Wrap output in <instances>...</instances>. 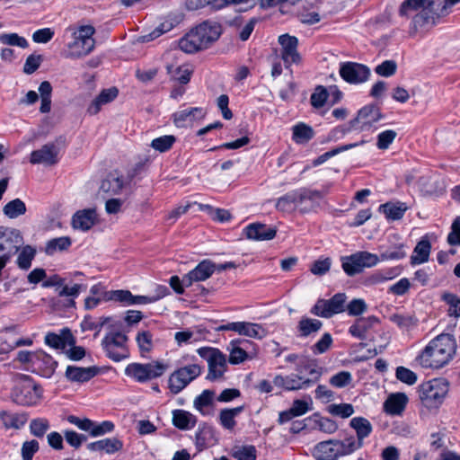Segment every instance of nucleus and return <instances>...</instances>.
Segmentation results:
<instances>
[{
    "label": "nucleus",
    "mask_w": 460,
    "mask_h": 460,
    "mask_svg": "<svg viewBox=\"0 0 460 460\" xmlns=\"http://www.w3.org/2000/svg\"><path fill=\"white\" fill-rule=\"evenodd\" d=\"M411 12H417L410 24L411 36H415L420 31L432 29L441 18L449 14L442 2L434 0H404L400 5L399 14L408 16Z\"/></svg>",
    "instance_id": "f257e3e1"
},
{
    "label": "nucleus",
    "mask_w": 460,
    "mask_h": 460,
    "mask_svg": "<svg viewBox=\"0 0 460 460\" xmlns=\"http://www.w3.org/2000/svg\"><path fill=\"white\" fill-rule=\"evenodd\" d=\"M456 351V341L454 336L442 333L432 339L415 360L423 368L439 369L453 359Z\"/></svg>",
    "instance_id": "f03ea898"
},
{
    "label": "nucleus",
    "mask_w": 460,
    "mask_h": 460,
    "mask_svg": "<svg viewBox=\"0 0 460 460\" xmlns=\"http://www.w3.org/2000/svg\"><path fill=\"white\" fill-rule=\"evenodd\" d=\"M221 34V26L217 22H204L192 29L179 41L180 49L186 53H195L208 49Z\"/></svg>",
    "instance_id": "7ed1b4c3"
},
{
    "label": "nucleus",
    "mask_w": 460,
    "mask_h": 460,
    "mask_svg": "<svg viewBox=\"0 0 460 460\" xmlns=\"http://www.w3.org/2000/svg\"><path fill=\"white\" fill-rule=\"evenodd\" d=\"M323 198L320 191L301 188L291 190L276 201V208L281 212H292L299 209L301 213H308L319 206L318 201Z\"/></svg>",
    "instance_id": "20e7f679"
},
{
    "label": "nucleus",
    "mask_w": 460,
    "mask_h": 460,
    "mask_svg": "<svg viewBox=\"0 0 460 460\" xmlns=\"http://www.w3.org/2000/svg\"><path fill=\"white\" fill-rule=\"evenodd\" d=\"M128 337L124 331L121 320L112 323L102 340L101 346L105 356L114 362H120L129 358Z\"/></svg>",
    "instance_id": "39448f33"
},
{
    "label": "nucleus",
    "mask_w": 460,
    "mask_h": 460,
    "mask_svg": "<svg viewBox=\"0 0 460 460\" xmlns=\"http://www.w3.org/2000/svg\"><path fill=\"white\" fill-rule=\"evenodd\" d=\"M66 31L70 32L72 38L66 44V58H80L89 55L94 49L95 28L93 25H81L77 28L69 26Z\"/></svg>",
    "instance_id": "423d86ee"
},
{
    "label": "nucleus",
    "mask_w": 460,
    "mask_h": 460,
    "mask_svg": "<svg viewBox=\"0 0 460 460\" xmlns=\"http://www.w3.org/2000/svg\"><path fill=\"white\" fill-rule=\"evenodd\" d=\"M296 374L288 376L286 383L287 391L307 389L314 385L322 376V367H319L314 359L303 358L296 367Z\"/></svg>",
    "instance_id": "0eeeda50"
},
{
    "label": "nucleus",
    "mask_w": 460,
    "mask_h": 460,
    "mask_svg": "<svg viewBox=\"0 0 460 460\" xmlns=\"http://www.w3.org/2000/svg\"><path fill=\"white\" fill-rule=\"evenodd\" d=\"M382 118L379 108L376 105H367L361 108L355 119L349 121L348 128L337 127L333 128L328 137L329 140H334L339 138L340 136H344L347 133L356 131H367L375 123H376Z\"/></svg>",
    "instance_id": "6e6552de"
},
{
    "label": "nucleus",
    "mask_w": 460,
    "mask_h": 460,
    "mask_svg": "<svg viewBox=\"0 0 460 460\" xmlns=\"http://www.w3.org/2000/svg\"><path fill=\"white\" fill-rule=\"evenodd\" d=\"M448 390L449 383L446 378H433L419 385V398L426 407L437 408L443 402Z\"/></svg>",
    "instance_id": "1a4fd4ad"
},
{
    "label": "nucleus",
    "mask_w": 460,
    "mask_h": 460,
    "mask_svg": "<svg viewBox=\"0 0 460 460\" xmlns=\"http://www.w3.org/2000/svg\"><path fill=\"white\" fill-rule=\"evenodd\" d=\"M168 369V365L155 360L149 363H130L125 367V375L136 382L146 383L162 376Z\"/></svg>",
    "instance_id": "9d476101"
},
{
    "label": "nucleus",
    "mask_w": 460,
    "mask_h": 460,
    "mask_svg": "<svg viewBox=\"0 0 460 460\" xmlns=\"http://www.w3.org/2000/svg\"><path fill=\"white\" fill-rule=\"evenodd\" d=\"M42 389L30 376H22L20 382L13 387L11 397L20 405L31 406L38 402L41 397Z\"/></svg>",
    "instance_id": "9b49d317"
},
{
    "label": "nucleus",
    "mask_w": 460,
    "mask_h": 460,
    "mask_svg": "<svg viewBox=\"0 0 460 460\" xmlns=\"http://www.w3.org/2000/svg\"><path fill=\"white\" fill-rule=\"evenodd\" d=\"M202 373V367L193 363L175 369L169 376L168 387L173 394L181 393Z\"/></svg>",
    "instance_id": "f8f14e48"
},
{
    "label": "nucleus",
    "mask_w": 460,
    "mask_h": 460,
    "mask_svg": "<svg viewBox=\"0 0 460 460\" xmlns=\"http://www.w3.org/2000/svg\"><path fill=\"white\" fill-rule=\"evenodd\" d=\"M347 296L345 293H337L330 299L320 298L311 308L310 313L314 315L331 318L346 311Z\"/></svg>",
    "instance_id": "ddd939ff"
},
{
    "label": "nucleus",
    "mask_w": 460,
    "mask_h": 460,
    "mask_svg": "<svg viewBox=\"0 0 460 460\" xmlns=\"http://www.w3.org/2000/svg\"><path fill=\"white\" fill-rule=\"evenodd\" d=\"M279 43L280 45L279 55L284 62L285 67L290 69L291 66H300L303 62V58L298 52V39L289 34H283L279 37Z\"/></svg>",
    "instance_id": "4468645a"
},
{
    "label": "nucleus",
    "mask_w": 460,
    "mask_h": 460,
    "mask_svg": "<svg viewBox=\"0 0 460 460\" xmlns=\"http://www.w3.org/2000/svg\"><path fill=\"white\" fill-rule=\"evenodd\" d=\"M340 76L348 84H359L367 82L370 76V69L363 64L343 62L340 65Z\"/></svg>",
    "instance_id": "2eb2a0df"
},
{
    "label": "nucleus",
    "mask_w": 460,
    "mask_h": 460,
    "mask_svg": "<svg viewBox=\"0 0 460 460\" xmlns=\"http://www.w3.org/2000/svg\"><path fill=\"white\" fill-rule=\"evenodd\" d=\"M218 331H232L239 335L247 336L249 338L261 340L267 335V331L262 325L250 322H232L222 324L217 328Z\"/></svg>",
    "instance_id": "dca6fc26"
},
{
    "label": "nucleus",
    "mask_w": 460,
    "mask_h": 460,
    "mask_svg": "<svg viewBox=\"0 0 460 460\" xmlns=\"http://www.w3.org/2000/svg\"><path fill=\"white\" fill-rule=\"evenodd\" d=\"M217 264L210 260L201 261L193 270L183 276V284L186 288L194 282L205 281L216 271Z\"/></svg>",
    "instance_id": "f3484780"
},
{
    "label": "nucleus",
    "mask_w": 460,
    "mask_h": 460,
    "mask_svg": "<svg viewBox=\"0 0 460 460\" xmlns=\"http://www.w3.org/2000/svg\"><path fill=\"white\" fill-rule=\"evenodd\" d=\"M59 148L55 143H48L38 150L31 153L30 162L32 164L54 165L58 163Z\"/></svg>",
    "instance_id": "a211bd4d"
},
{
    "label": "nucleus",
    "mask_w": 460,
    "mask_h": 460,
    "mask_svg": "<svg viewBox=\"0 0 460 460\" xmlns=\"http://www.w3.org/2000/svg\"><path fill=\"white\" fill-rule=\"evenodd\" d=\"M130 180L126 179L117 171L111 172L101 183L100 190L109 195L119 194L128 184Z\"/></svg>",
    "instance_id": "6ab92c4d"
},
{
    "label": "nucleus",
    "mask_w": 460,
    "mask_h": 460,
    "mask_svg": "<svg viewBox=\"0 0 460 460\" xmlns=\"http://www.w3.org/2000/svg\"><path fill=\"white\" fill-rule=\"evenodd\" d=\"M119 320L112 316H102L95 320L92 315H85L81 323V328L84 332L94 331V337L96 338L103 327L110 331V326L117 323Z\"/></svg>",
    "instance_id": "aec40b11"
},
{
    "label": "nucleus",
    "mask_w": 460,
    "mask_h": 460,
    "mask_svg": "<svg viewBox=\"0 0 460 460\" xmlns=\"http://www.w3.org/2000/svg\"><path fill=\"white\" fill-rule=\"evenodd\" d=\"M99 374L97 367H81L68 366L66 370V377L71 382L84 383Z\"/></svg>",
    "instance_id": "412c9836"
},
{
    "label": "nucleus",
    "mask_w": 460,
    "mask_h": 460,
    "mask_svg": "<svg viewBox=\"0 0 460 460\" xmlns=\"http://www.w3.org/2000/svg\"><path fill=\"white\" fill-rule=\"evenodd\" d=\"M243 231L248 239L255 241L271 240L277 234L276 229L260 223L250 224Z\"/></svg>",
    "instance_id": "4be33fe9"
},
{
    "label": "nucleus",
    "mask_w": 460,
    "mask_h": 460,
    "mask_svg": "<svg viewBox=\"0 0 460 460\" xmlns=\"http://www.w3.org/2000/svg\"><path fill=\"white\" fill-rule=\"evenodd\" d=\"M206 112L200 107H193L175 112L173 117V123L178 128H183L188 123H191L197 119H201L205 117Z\"/></svg>",
    "instance_id": "5701e85b"
},
{
    "label": "nucleus",
    "mask_w": 460,
    "mask_h": 460,
    "mask_svg": "<svg viewBox=\"0 0 460 460\" xmlns=\"http://www.w3.org/2000/svg\"><path fill=\"white\" fill-rule=\"evenodd\" d=\"M217 439L215 432L211 426L207 423H201L195 434V446L198 451H202L208 447L213 446Z\"/></svg>",
    "instance_id": "b1692460"
},
{
    "label": "nucleus",
    "mask_w": 460,
    "mask_h": 460,
    "mask_svg": "<svg viewBox=\"0 0 460 460\" xmlns=\"http://www.w3.org/2000/svg\"><path fill=\"white\" fill-rule=\"evenodd\" d=\"M33 366L39 370L40 376L50 377L56 370L58 362L50 355L40 350L36 352Z\"/></svg>",
    "instance_id": "393cba45"
},
{
    "label": "nucleus",
    "mask_w": 460,
    "mask_h": 460,
    "mask_svg": "<svg viewBox=\"0 0 460 460\" xmlns=\"http://www.w3.org/2000/svg\"><path fill=\"white\" fill-rule=\"evenodd\" d=\"M119 91L116 87L103 89L98 96H96L87 108L90 115H96L102 109V105L111 102L117 98Z\"/></svg>",
    "instance_id": "a878e982"
},
{
    "label": "nucleus",
    "mask_w": 460,
    "mask_h": 460,
    "mask_svg": "<svg viewBox=\"0 0 460 460\" xmlns=\"http://www.w3.org/2000/svg\"><path fill=\"white\" fill-rule=\"evenodd\" d=\"M96 222L94 209H84L77 211L72 217V226L75 229L88 231Z\"/></svg>",
    "instance_id": "bb28decb"
},
{
    "label": "nucleus",
    "mask_w": 460,
    "mask_h": 460,
    "mask_svg": "<svg viewBox=\"0 0 460 460\" xmlns=\"http://www.w3.org/2000/svg\"><path fill=\"white\" fill-rule=\"evenodd\" d=\"M312 456L316 460H338L337 450L333 439L321 441L317 443L313 450Z\"/></svg>",
    "instance_id": "cd10ccee"
},
{
    "label": "nucleus",
    "mask_w": 460,
    "mask_h": 460,
    "mask_svg": "<svg viewBox=\"0 0 460 460\" xmlns=\"http://www.w3.org/2000/svg\"><path fill=\"white\" fill-rule=\"evenodd\" d=\"M172 415L173 426L181 430L191 429L196 426L198 421L195 415L181 409L173 410Z\"/></svg>",
    "instance_id": "c85d7f7f"
},
{
    "label": "nucleus",
    "mask_w": 460,
    "mask_h": 460,
    "mask_svg": "<svg viewBox=\"0 0 460 460\" xmlns=\"http://www.w3.org/2000/svg\"><path fill=\"white\" fill-rule=\"evenodd\" d=\"M87 448L90 451H104L107 454H114L123 448V442L118 438H109L89 443Z\"/></svg>",
    "instance_id": "c756f323"
},
{
    "label": "nucleus",
    "mask_w": 460,
    "mask_h": 460,
    "mask_svg": "<svg viewBox=\"0 0 460 460\" xmlns=\"http://www.w3.org/2000/svg\"><path fill=\"white\" fill-rule=\"evenodd\" d=\"M349 426L356 431L355 440L359 441L363 447L364 439L372 433V424L364 417H354L350 420Z\"/></svg>",
    "instance_id": "7c9ffc66"
},
{
    "label": "nucleus",
    "mask_w": 460,
    "mask_h": 460,
    "mask_svg": "<svg viewBox=\"0 0 460 460\" xmlns=\"http://www.w3.org/2000/svg\"><path fill=\"white\" fill-rule=\"evenodd\" d=\"M408 398L403 393L391 394L384 403L385 411L392 415L401 414L406 407Z\"/></svg>",
    "instance_id": "2f4dec72"
},
{
    "label": "nucleus",
    "mask_w": 460,
    "mask_h": 460,
    "mask_svg": "<svg viewBox=\"0 0 460 460\" xmlns=\"http://www.w3.org/2000/svg\"><path fill=\"white\" fill-rule=\"evenodd\" d=\"M407 210V206L403 202H386L382 204L378 208V211L384 213L385 217L388 220H399L401 219L405 211Z\"/></svg>",
    "instance_id": "473e14b6"
},
{
    "label": "nucleus",
    "mask_w": 460,
    "mask_h": 460,
    "mask_svg": "<svg viewBox=\"0 0 460 460\" xmlns=\"http://www.w3.org/2000/svg\"><path fill=\"white\" fill-rule=\"evenodd\" d=\"M215 392L212 390H204L194 400V408L199 411L202 415H208L211 413L214 405Z\"/></svg>",
    "instance_id": "72a5a7b5"
},
{
    "label": "nucleus",
    "mask_w": 460,
    "mask_h": 460,
    "mask_svg": "<svg viewBox=\"0 0 460 460\" xmlns=\"http://www.w3.org/2000/svg\"><path fill=\"white\" fill-rule=\"evenodd\" d=\"M430 250V242L427 238H422L418 242L413 250V253L411 256V263L417 265L427 262L429 258Z\"/></svg>",
    "instance_id": "f704fd0d"
},
{
    "label": "nucleus",
    "mask_w": 460,
    "mask_h": 460,
    "mask_svg": "<svg viewBox=\"0 0 460 460\" xmlns=\"http://www.w3.org/2000/svg\"><path fill=\"white\" fill-rule=\"evenodd\" d=\"M208 374L207 378L209 380H216L221 377L226 367V356L218 351L217 355L208 363Z\"/></svg>",
    "instance_id": "c9c22d12"
},
{
    "label": "nucleus",
    "mask_w": 460,
    "mask_h": 460,
    "mask_svg": "<svg viewBox=\"0 0 460 460\" xmlns=\"http://www.w3.org/2000/svg\"><path fill=\"white\" fill-rule=\"evenodd\" d=\"M337 450L338 458L348 456L361 448V443L355 440L354 436H349L344 439H333Z\"/></svg>",
    "instance_id": "e433bc0d"
},
{
    "label": "nucleus",
    "mask_w": 460,
    "mask_h": 460,
    "mask_svg": "<svg viewBox=\"0 0 460 460\" xmlns=\"http://www.w3.org/2000/svg\"><path fill=\"white\" fill-rule=\"evenodd\" d=\"M314 137L313 128L305 123L299 122L292 128V139L295 143L304 145Z\"/></svg>",
    "instance_id": "4c0bfd02"
},
{
    "label": "nucleus",
    "mask_w": 460,
    "mask_h": 460,
    "mask_svg": "<svg viewBox=\"0 0 460 460\" xmlns=\"http://www.w3.org/2000/svg\"><path fill=\"white\" fill-rule=\"evenodd\" d=\"M323 323L320 320L309 317H302L297 324L300 337H308L321 330Z\"/></svg>",
    "instance_id": "58836bf2"
},
{
    "label": "nucleus",
    "mask_w": 460,
    "mask_h": 460,
    "mask_svg": "<svg viewBox=\"0 0 460 460\" xmlns=\"http://www.w3.org/2000/svg\"><path fill=\"white\" fill-rule=\"evenodd\" d=\"M0 420L6 429H19L25 425L27 416L25 414L11 413L4 411L0 412Z\"/></svg>",
    "instance_id": "ea45409f"
},
{
    "label": "nucleus",
    "mask_w": 460,
    "mask_h": 460,
    "mask_svg": "<svg viewBox=\"0 0 460 460\" xmlns=\"http://www.w3.org/2000/svg\"><path fill=\"white\" fill-rule=\"evenodd\" d=\"M72 244V240L68 236L53 238L46 243L45 253L54 255L57 252L67 251Z\"/></svg>",
    "instance_id": "a19ab883"
},
{
    "label": "nucleus",
    "mask_w": 460,
    "mask_h": 460,
    "mask_svg": "<svg viewBox=\"0 0 460 460\" xmlns=\"http://www.w3.org/2000/svg\"><path fill=\"white\" fill-rule=\"evenodd\" d=\"M166 70L172 80L181 84H187L191 78L193 71L189 67V66H180L176 68H173L172 65H167Z\"/></svg>",
    "instance_id": "79ce46f5"
},
{
    "label": "nucleus",
    "mask_w": 460,
    "mask_h": 460,
    "mask_svg": "<svg viewBox=\"0 0 460 460\" xmlns=\"http://www.w3.org/2000/svg\"><path fill=\"white\" fill-rule=\"evenodd\" d=\"M243 411V406H239L231 409H223L219 413V422L223 428L226 429H233L235 425V417Z\"/></svg>",
    "instance_id": "37998d69"
},
{
    "label": "nucleus",
    "mask_w": 460,
    "mask_h": 460,
    "mask_svg": "<svg viewBox=\"0 0 460 460\" xmlns=\"http://www.w3.org/2000/svg\"><path fill=\"white\" fill-rule=\"evenodd\" d=\"M400 273V270L396 267L376 270L368 278V282L372 285L380 284L394 279Z\"/></svg>",
    "instance_id": "c03bdc74"
},
{
    "label": "nucleus",
    "mask_w": 460,
    "mask_h": 460,
    "mask_svg": "<svg viewBox=\"0 0 460 460\" xmlns=\"http://www.w3.org/2000/svg\"><path fill=\"white\" fill-rule=\"evenodd\" d=\"M87 288L84 284H74L69 287L68 285H63V287L58 290V296L60 297H70L68 300V305L74 306L75 305V298H76L82 290H85Z\"/></svg>",
    "instance_id": "a18cd8bd"
},
{
    "label": "nucleus",
    "mask_w": 460,
    "mask_h": 460,
    "mask_svg": "<svg viewBox=\"0 0 460 460\" xmlns=\"http://www.w3.org/2000/svg\"><path fill=\"white\" fill-rule=\"evenodd\" d=\"M3 212L9 218H16L26 213V205L22 199H14L5 204Z\"/></svg>",
    "instance_id": "49530a36"
},
{
    "label": "nucleus",
    "mask_w": 460,
    "mask_h": 460,
    "mask_svg": "<svg viewBox=\"0 0 460 460\" xmlns=\"http://www.w3.org/2000/svg\"><path fill=\"white\" fill-rule=\"evenodd\" d=\"M365 141L362 140L361 142L359 143H352V144H348V145H343V146H338L336 148H333L328 152H325L324 154L319 155L317 158H315L314 161H313V165L314 166H318L323 163H325L328 159L339 155L340 153L341 152H344V151H347V150H349L351 148H354L356 146H358L362 144H364Z\"/></svg>",
    "instance_id": "de8ad7c7"
},
{
    "label": "nucleus",
    "mask_w": 460,
    "mask_h": 460,
    "mask_svg": "<svg viewBox=\"0 0 460 460\" xmlns=\"http://www.w3.org/2000/svg\"><path fill=\"white\" fill-rule=\"evenodd\" d=\"M341 261L342 269L348 276L352 277L363 271L356 253L344 257Z\"/></svg>",
    "instance_id": "09e8293b"
},
{
    "label": "nucleus",
    "mask_w": 460,
    "mask_h": 460,
    "mask_svg": "<svg viewBox=\"0 0 460 460\" xmlns=\"http://www.w3.org/2000/svg\"><path fill=\"white\" fill-rule=\"evenodd\" d=\"M390 321L401 329L409 330L417 325L418 320L411 314H394L389 317Z\"/></svg>",
    "instance_id": "8fccbe9b"
},
{
    "label": "nucleus",
    "mask_w": 460,
    "mask_h": 460,
    "mask_svg": "<svg viewBox=\"0 0 460 460\" xmlns=\"http://www.w3.org/2000/svg\"><path fill=\"white\" fill-rule=\"evenodd\" d=\"M175 141L176 138L174 136L164 135L153 139L150 144V146L160 153H164L170 150L172 147Z\"/></svg>",
    "instance_id": "3c124183"
},
{
    "label": "nucleus",
    "mask_w": 460,
    "mask_h": 460,
    "mask_svg": "<svg viewBox=\"0 0 460 460\" xmlns=\"http://www.w3.org/2000/svg\"><path fill=\"white\" fill-rule=\"evenodd\" d=\"M0 43L7 46H16L26 49L29 46L27 40L17 33H3L0 34Z\"/></svg>",
    "instance_id": "603ef678"
},
{
    "label": "nucleus",
    "mask_w": 460,
    "mask_h": 460,
    "mask_svg": "<svg viewBox=\"0 0 460 460\" xmlns=\"http://www.w3.org/2000/svg\"><path fill=\"white\" fill-rule=\"evenodd\" d=\"M36 254L35 249L27 245L22 248L17 258V265L22 270H28Z\"/></svg>",
    "instance_id": "864d4df0"
},
{
    "label": "nucleus",
    "mask_w": 460,
    "mask_h": 460,
    "mask_svg": "<svg viewBox=\"0 0 460 460\" xmlns=\"http://www.w3.org/2000/svg\"><path fill=\"white\" fill-rule=\"evenodd\" d=\"M229 351V362L234 365H237L243 363L248 358H252L243 349H242L238 345H234V341H232L227 348Z\"/></svg>",
    "instance_id": "5fc2aeb1"
},
{
    "label": "nucleus",
    "mask_w": 460,
    "mask_h": 460,
    "mask_svg": "<svg viewBox=\"0 0 460 460\" xmlns=\"http://www.w3.org/2000/svg\"><path fill=\"white\" fill-rule=\"evenodd\" d=\"M133 294L129 290H111L106 294L105 301H116L120 302L126 305H131V299Z\"/></svg>",
    "instance_id": "6e6d98bb"
},
{
    "label": "nucleus",
    "mask_w": 460,
    "mask_h": 460,
    "mask_svg": "<svg viewBox=\"0 0 460 460\" xmlns=\"http://www.w3.org/2000/svg\"><path fill=\"white\" fill-rule=\"evenodd\" d=\"M328 97L329 93L327 89L323 85H318L310 97L311 105L314 108L320 109L325 104Z\"/></svg>",
    "instance_id": "4d7b16f0"
},
{
    "label": "nucleus",
    "mask_w": 460,
    "mask_h": 460,
    "mask_svg": "<svg viewBox=\"0 0 460 460\" xmlns=\"http://www.w3.org/2000/svg\"><path fill=\"white\" fill-rule=\"evenodd\" d=\"M50 425L47 419L44 418H37L33 419L30 423V431L31 433L37 437L42 438L45 433L49 429Z\"/></svg>",
    "instance_id": "13d9d810"
},
{
    "label": "nucleus",
    "mask_w": 460,
    "mask_h": 460,
    "mask_svg": "<svg viewBox=\"0 0 460 460\" xmlns=\"http://www.w3.org/2000/svg\"><path fill=\"white\" fill-rule=\"evenodd\" d=\"M115 425L111 420H104L101 423H97L93 420L92 429H90L89 434L91 437H101L107 433H111L114 430Z\"/></svg>",
    "instance_id": "bf43d9fd"
},
{
    "label": "nucleus",
    "mask_w": 460,
    "mask_h": 460,
    "mask_svg": "<svg viewBox=\"0 0 460 460\" xmlns=\"http://www.w3.org/2000/svg\"><path fill=\"white\" fill-rule=\"evenodd\" d=\"M332 342L333 340L331 333L325 332L323 334L321 339L312 346L311 350L314 355L323 354L329 350Z\"/></svg>",
    "instance_id": "052dcab7"
},
{
    "label": "nucleus",
    "mask_w": 460,
    "mask_h": 460,
    "mask_svg": "<svg viewBox=\"0 0 460 460\" xmlns=\"http://www.w3.org/2000/svg\"><path fill=\"white\" fill-rule=\"evenodd\" d=\"M329 412L333 416L345 419L354 413V408L349 403L332 404L329 406Z\"/></svg>",
    "instance_id": "680f3d73"
},
{
    "label": "nucleus",
    "mask_w": 460,
    "mask_h": 460,
    "mask_svg": "<svg viewBox=\"0 0 460 460\" xmlns=\"http://www.w3.org/2000/svg\"><path fill=\"white\" fill-rule=\"evenodd\" d=\"M356 255L362 270H364V268L374 267L381 261V257L379 258L376 254L368 252H358Z\"/></svg>",
    "instance_id": "e2e57ef3"
},
{
    "label": "nucleus",
    "mask_w": 460,
    "mask_h": 460,
    "mask_svg": "<svg viewBox=\"0 0 460 460\" xmlns=\"http://www.w3.org/2000/svg\"><path fill=\"white\" fill-rule=\"evenodd\" d=\"M395 376L408 385H412L417 382V375L405 367H398L395 370Z\"/></svg>",
    "instance_id": "0e129e2a"
},
{
    "label": "nucleus",
    "mask_w": 460,
    "mask_h": 460,
    "mask_svg": "<svg viewBox=\"0 0 460 460\" xmlns=\"http://www.w3.org/2000/svg\"><path fill=\"white\" fill-rule=\"evenodd\" d=\"M237 460H256V448L252 445L243 446L233 452Z\"/></svg>",
    "instance_id": "69168bd1"
},
{
    "label": "nucleus",
    "mask_w": 460,
    "mask_h": 460,
    "mask_svg": "<svg viewBox=\"0 0 460 460\" xmlns=\"http://www.w3.org/2000/svg\"><path fill=\"white\" fill-rule=\"evenodd\" d=\"M397 136V133L394 130L387 129L378 134L376 146L385 150L389 147V146L394 142Z\"/></svg>",
    "instance_id": "338daca9"
},
{
    "label": "nucleus",
    "mask_w": 460,
    "mask_h": 460,
    "mask_svg": "<svg viewBox=\"0 0 460 460\" xmlns=\"http://www.w3.org/2000/svg\"><path fill=\"white\" fill-rule=\"evenodd\" d=\"M447 241L450 245H460V217L455 218Z\"/></svg>",
    "instance_id": "774afa93"
}]
</instances>
